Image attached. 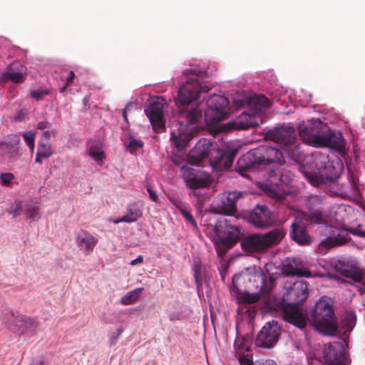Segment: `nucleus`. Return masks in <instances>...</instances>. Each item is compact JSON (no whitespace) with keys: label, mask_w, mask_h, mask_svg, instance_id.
I'll list each match as a JSON object with an SVG mask.
<instances>
[{"label":"nucleus","mask_w":365,"mask_h":365,"mask_svg":"<svg viewBox=\"0 0 365 365\" xmlns=\"http://www.w3.org/2000/svg\"><path fill=\"white\" fill-rule=\"evenodd\" d=\"M43 159H45L44 157L36 153L35 162L38 164H42Z\"/></svg>","instance_id":"nucleus-59"},{"label":"nucleus","mask_w":365,"mask_h":365,"mask_svg":"<svg viewBox=\"0 0 365 365\" xmlns=\"http://www.w3.org/2000/svg\"><path fill=\"white\" fill-rule=\"evenodd\" d=\"M49 93L48 89H39L31 91L30 96L33 98L39 101L41 100L44 96L48 95Z\"/></svg>","instance_id":"nucleus-46"},{"label":"nucleus","mask_w":365,"mask_h":365,"mask_svg":"<svg viewBox=\"0 0 365 365\" xmlns=\"http://www.w3.org/2000/svg\"><path fill=\"white\" fill-rule=\"evenodd\" d=\"M25 214L27 218L37 220L40 218L39 207L34 204L27 205Z\"/></svg>","instance_id":"nucleus-40"},{"label":"nucleus","mask_w":365,"mask_h":365,"mask_svg":"<svg viewBox=\"0 0 365 365\" xmlns=\"http://www.w3.org/2000/svg\"><path fill=\"white\" fill-rule=\"evenodd\" d=\"M138 298H120V299L118 300L119 304H121L123 305H129L134 304Z\"/></svg>","instance_id":"nucleus-49"},{"label":"nucleus","mask_w":365,"mask_h":365,"mask_svg":"<svg viewBox=\"0 0 365 365\" xmlns=\"http://www.w3.org/2000/svg\"><path fill=\"white\" fill-rule=\"evenodd\" d=\"M285 235L284 229L277 227L264 234H252L243 237L240 240V246L247 254L261 253L278 245Z\"/></svg>","instance_id":"nucleus-8"},{"label":"nucleus","mask_w":365,"mask_h":365,"mask_svg":"<svg viewBox=\"0 0 365 365\" xmlns=\"http://www.w3.org/2000/svg\"><path fill=\"white\" fill-rule=\"evenodd\" d=\"M193 275L195 280L198 296H203V293L200 292L202 286V282L206 279V267L203 265L199 259H195L193 261Z\"/></svg>","instance_id":"nucleus-26"},{"label":"nucleus","mask_w":365,"mask_h":365,"mask_svg":"<svg viewBox=\"0 0 365 365\" xmlns=\"http://www.w3.org/2000/svg\"><path fill=\"white\" fill-rule=\"evenodd\" d=\"M143 261V256L142 255H139L136 259L132 260L130 264V265L134 266V265H136L138 264L142 263Z\"/></svg>","instance_id":"nucleus-56"},{"label":"nucleus","mask_w":365,"mask_h":365,"mask_svg":"<svg viewBox=\"0 0 365 365\" xmlns=\"http://www.w3.org/2000/svg\"><path fill=\"white\" fill-rule=\"evenodd\" d=\"M351 232L360 237H365V220L356 227L352 228Z\"/></svg>","instance_id":"nucleus-47"},{"label":"nucleus","mask_w":365,"mask_h":365,"mask_svg":"<svg viewBox=\"0 0 365 365\" xmlns=\"http://www.w3.org/2000/svg\"><path fill=\"white\" fill-rule=\"evenodd\" d=\"M335 269L346 277L351 279L354 282L344 281L343 283L354 296L365 294V284L364 280L365 272L358 267L354 262L344 260H337L334 264Z\"/></svg>","instance_id":"nucleus-10"},{"label":"nucleus","mask_w":365,"mask_h":365,"mask_svg":"<svg viewBox=\"0 0 365 365\" xmlns=\"http://www.w3.org/2000/svg\"><path fill=\"white\" fill-rule=\"evenodd\" d=\"M143 290V288L135 289L133 291L128 293L126 297H136L137 295L140 294Z\"/></svg>","instance_id":"nucleus-54"},{"label":"nucleus","mask_w":365,"mask_h":365,"mask_svg":"<svg viewBox=\"0 0 365 365\" xmlns=\"http://www.w3.org/2000/svg\"><path fill=\"white\" fill-rule=\"evenodd\" d=\"M280 333L281 329L277 322H268L258 332L255 344L258 347L271 349L277 343Z\"/></svg>","instance_id":"nucleus-12"},{"label":"nucleus","mask_w":365,"mask_h":365,"mask_svg":"<svg viewBox=\"0 0 365 365\" xmlns=\"http://www.w3.org/2000/svg\"><path fill=\"white\" fill-rule=\"evenodd\" d=\"M290 237L300 245H308L312 239L307 233L306 227L299 220H294L291 225Z\"/></svg>","instance_id":"nucleus-24"},{"label":"nucleus","mask_w":365,"mask_h":365,"mask_svg":"<svg viewBox=\"0 0 365 365\" xmlns=\"http://www.w3.org/2000/svg\"><path fill=\"white\" fill-rule=\"evenodd\" d=\"M26 73L22 71H4L1 73L2 81H11L14 83H21L26 81Z\"/></svg>","instance_id":"nucleus-33"},{"label":"nucleus","mask_w":365,"mask_h":365,"mask_svg":"<svg viewBox=\"0 0 365 365\" xmlns=\"http://www.w3.org/2000/svg\"><path fill=\"white\" fill-rule=\"evenodd\" d=\"M284 163L283 154L279 148L262 145L240 157L235 165V170L242 176L249 178L248 173H257L272 163L282 165Z\"/></svg>","instance_id":"nucleus-3"},{"label":"nucleus","mask_w":365,"mask_h":365,"mask_svg":"<svg viewBox=\"0 0 365 365\" xmlns=\"http://www.w3.org/2000/svg\"><path fill=\"white\" fill-rule=\"evenodd\" d=\"M303 219L310 223L324 224L327 222V216L320 210H310L303 213Z\"/></svg>","instance_id":"nucleus-31"},{"label":"nucleus","mask_w":365,"mask_h":365,"mask_svg":"<svg viewBox=\"0 0 365 365\" xmlns=\"http://www.w3.org/2000/svg\"><path fill=\"white\" fill-rule=\"evenodd\" d=\"M147 191L149 194L150 198L154 201L157 202L158 197L155 191H153L150 186H147Z\"/></svg>","instance_id":"nucleus-50"},{"label":"nucleus","mask_w":365,"mask_h":365,"mask_svg":"<svg viewBox=\"0 0 365 365\" xmlns=\"http://www.w3.org/2000/svg\"><path fill=\"white\" fill-rule=\"evenodd\" d=\"M76 76L73 71H69L68 76L66 78V86H71L73 83V80L75 78Z\"/></svg>","instance_id":"nucleus-52"},{"label":"nucleus","mask_w":365,"mask_h":365,"mask_svg":"<svg viewBox=\"0 0 365 365\" xmlns=\"http://www.w3.org/2000/svg\"><path fill=\"white\" fill-rule=\"evenodd\" d=\"M300 137L315 147H329L337 151L345 148L346 143L341 133L332 130L320 120L308 121L299 127Z\"/></svg>","instance_id":"nucleus-4"},{"label":"nucleus","mask_w":365,"mask_h":365,"mask_svg":"<svg viewBox=\"0 0 365 365\" xmlns=\"http://www.w3.org/2000/svg\"><path fill=\"white\" fill-rule=\"evenodd\" d=\"M53 134H54V132H53V131L46 130L43 132L42 135H43V138H45L48 140L51 138V135H53Z\"/></svg>","instance_id":"nucleus-58"},{"label":"nucleus","mask_w":365,"mask_h":365,"mask_svg":"<svg viewBox=\"0 0 365 365\" xmlns=\"http://www.w3.org/2000/svg\"><path fill=\"white\" fill-rule=\"evenodd\" d=\"M291 179V175L289 172L284 171L279 168L272 170L269 177V180L271 183L277 186L280 185H288Z\"/></svg>","instance_id":"nucleus-30"},{"label":"nucleus","mask_w":365,"mask_h":365,"mask_svg":"<svg viewBox=\"0 0 365 365\" xmlns=\"http://www.w3.org/2000/svg\"><path fill=\"white\" fill-rule=\"evenodd\" d=\"M132 104V103L127 104L125 108H123L122 111V115L123 117V119L125 122H128V116H127V112L129 110L130 106Z\"/></svg>","instance_id":"nucleus-55"},{"label":"nucleus","mask_w":365,"mask_h":365,"mask_svg":"<svg viewBox=\"0 0 365 365\" xmlns=\"http://www.w3.org/2000/svg\"><path fill=\"white\" fill-rule=\"evenodd\" d=\"M36 153L43 156L44 158H48L54 153V151L48 140H41L38 143Z\"/></svg>","instance_id":"nucleus-37"},{"label":"nucleus","mask_w":365,"mask_h":365,"mask_svg":"<svg viewBox=\"0 0 365 365\" xmlns=\"http://www.w3.org/2000/svg\"><path fill=\"white\" fill-rule=\"evenodd\" d=\"M14 179V175L11 173H3L0 175V183L2 185H9Z\"/></svg>","instance_id":"nucleus-45"},{"label":"nucleus","mask_w":365,"mask_h":365,"mask_svg":"<svg viewBox=\"0 0 365 365\" xmlns=\"http://www.w3.org/2000/svg\"><path fill=\"white\" fill-rule=\"evenodd\" d=\"M89 156L99 165L106 159V154L103 150L101 143L91 145L88 150Z\"/></svg>","instance_id":"nucleus-36"},{"label":"nucleus","mask_w":365,"mask_h":365,"mask_svg":"<svg viewBox=\"0 0 365 365\" xmlns=\"http://www.w3.org/2000/svg\"><path fill=\"white\" fill-rule=\"evenodd\" d=\"M188 79L180 86L175 100L178 106L177 118L180 127L178 131H173L171 139L173 140L178 150L185 148L192 138L193 131L198 127L202 120V110L198 106L190 108L189 105L196 101L200 93H207L210 87L202 84V80L207 73L198 68H187L183 71Z\"/></svg>","instance_id":"nucleus-1"},{"label":"nucleus","mask_w":365,"mask_h":365,"mask_svg":"<svg viewBox=\"0 0 365 365\" xmlns=\"http://www.w3.org/2000/svg\"><path fill=\"white\" fill-rule=\"evenodd\" d=\"M250 223L257 228H267L273 224L272 214L266 205H257L245 216Z\"/></svg>","instance_id":"nucleus-15"},{"label":"nucleus","mask_w":365,"mask_h":365,"mask_svg":"<svg viewBox=\"0 0 365 365\" xmlns=\"http://www.w3.org/2000/svg\"><path fill=\"white\" fill-rule=\"evenodd\" d=\"M337 245H339L337 238H332L329 237L319 244L318 250L320 252H327L329 248L333 247Z\"/></svg>","instance_id":"nucleus-39"},{"label":"nucleus","mask_w":365,"mask_h":365,"mask_svg":"<svg viewBox=\"0 0 365 365\" xmlns=\"http://www.w3.org/2000/svg\"><path fill=\"white\" fill-rule=\"evenodd\" d=\"M123 331H124V329H123V327L120 326L116 329L115 332L113 333L110 335V346H113L116 344L119 336L122 334Z\"/></svg>","instance_id":"nucleus-48"},{"label":"nucleus","mask_w":365,"mask_h":365,"mask_svg":"<svg viewBox=\"0 0 365 365\" xmlns=\"http://www.w3.org/2000/svg\"><path fill=\"white\" fill-rule=\"evenodd\" d=\"M292 289L299 292V293L295 294V295H298L300 293L302 296L307 297L309 294L307 283L304 281L294 283Z\"/></svg>","instance_id":"nucleus-42"},{"label":"nucleus","mask_w":365,"mask_h":365,"mask_svg":"<svg viewBox=\"0 0 365 365\" xmlns=\"http://www.w3.org/2000/svg\"><path fill=\"white\" fill-rule=\"evenodd\" d=\"M261 123L262 119H257V116L255 114L244 112L236 118L227 123V125L229 129L242 130L256 127Z\"/></svg>","instance_id":"nucleus-20"},{"label":"nucleus","mask_w":365,"mask_h":365,"mask_svg":"<svg viewBox=\"0 0 365 365\" xmlns=\"http://www.w3.org/2000/svg\"><path fill=\"white\" fill-rule=\"evenodd\" d=\"M111 221L115 223V224H118L120 222H126L127 223V220L125 219V217L124 216L120 217V218H116V219H114V220H111Z\"/></svg>","instance_id":"nucleus-57"},{"label":"nucleus","mask_w":365,"mask_h":365,"mask_svg":"<svg viewBox=\"0 0 365 365\" xmlns=\"http://www.w3.org/2000/svg\"><path fill=\"white\" fill-rule=\"evenodd\" d=\"M1 321L8 330L19 336L26 333L34 334L40 326L37 318L27 317L9 308L2 311Z\"/></svg>","instance_id":"nucleus-9"},{"label":"nucleus","mask_w":365,"mask_h":365,"mask_svg":"<svg viewBox=\"0 0 365 365\" xmlns=\"http://www.w3.org/2000/svg\"><path fill=\"white\" fill-rule=\"evenodd\" d=\"M43 364V359L41 358L38 359V361L36 363H33L31 365H42Z\"/></svg>","instance_id":"nucleus-61"},{"label":"nucleus","mask_w":365,"mask_h":365,"mask_svg":"<svg viewBox=\"0 0 365 365\" xmlns=\"http://www.w3.org/2000/svg\"><path fill=\"white\" fill-rule=\"evenodd\" d=\"M236 243L237 242L233 240L217 237L215 242V250L217 251V255L220 257H222L227 251L233 247Z\"/></svg>","instance_id":"nucleus-32"},{"label":"nucleus","mask_w":365,"mask_h":365,"mask_svg":"<svg viewBox=\"0 0 365 365\" xmlns=\"http://www.w3.org/2000/svg\"><path fill=\"white\" fill-rule=\"evenodd\" d=\"M22 210V202L20 200H16L11 206L9 210H8V212L9 214L14 215V217H16L19 215H20L21 212Z\"/></svg>","instance_id":"nucleus-44"},{"label":"nucleus","mask_w":365,"mask_h":365,"mask_svg":"<svg viewBox=\"0 0 365 365\" xmlns=\"http://www.w3.org/2000/svg\"><path fill=\"white\" fill-rule=\"evenodd\" d=\"M20 142L19 138L16 135L9 137L8 140L1 142L0 145L4 147L7 156L13 160H17L20 158L21 153L19 148Z\"/></svg>","instance_id":"nucleus-25"},{"label":"nucleus","mask_w":365,"mask_h":365,"mask_svg":"<svg viewBox=\"0 0 365 365\" xmlns=\"http://www.w3.org/2000/svg\"><path fill=\"white\" fill-rule=\"evenodd\" d=\"M323 357L327 365H345L346 354L343 343L336 341L326 344Z\"/></svg>","instance_id":"nucleus-16"},{"label":"nucleus","mask_w":365,"mask_h":365,"mask_svg":"<svg viewBox=\"0 0 365 365\" xmlns=\"http://www.w3.org/2000/svg\"><path fill=\"white\" fill-rule=\"evenodd\" d=\"M207 108L205 112V120L208 125H213L223 120L228 113L229 101L220 95H212L207 101Z\"/></svg>","instance_id":"nucleus-11"},{"label":"nucleus","mask_w":365,"mask_h":365,"mask_svg":"<svg viewBox=\"0 0 365 365\" xmlns=\"http://www.w3.org/2000/svg\"><path fill=\"white\" fill-rule=\"evenodd\" d=\"M308 313L309 320L319 332L333 335L337 331L338 322L333 305L325 298H319Z\"/></svg>","instance_id":"nucleus-7"},{"label":"nucleus","mask_w":365,"mask_h":365,"mask_svg":"<svg viewBox=\"0 0 365 365\" xmlns=\"http://www.w3.org/2000/svg\"><path fill=\"white\" fill-rule=\"evenodd\" d=\"M180 213L187 221V222L190 223L194 229H197V222L190 212V206H188L187 208L182 207L181 209Z\"/></svg>","instance_id":"nucleus-41"},{"label":"nucleus","mask_w":365,"mask_h":365,"mask_svg":"<svg viewBox=\"0 0 365 365\" xmlns=\"http://www.w3.org/2000/svg\"><path fill=\"white\" fill-rule=\"evenodd\" d=\"M252 280L245 274H235L232 277L230 291L235 297H266L272 290L274 278L264 274L253 276Z\"/></svg>","instance_id":"nucleus-6"},{"label":"nucleus","mask_w":365,"mask_h":365,"mask_svg":"<svg viewBox=\"0 0 365 365\" xmlns=\"http://www.w3.org/2000/svg\"><path fill=\"white\" fill-rule=\"evenodd\" d=\"M98 243V238L88 231L80 230L76 233V244L85 255H90Z\"/></svg>","instance_id":"nucleus-22"},{"label":"nucleus","mask_w":365,"mask_h":365,"mask_svg":"<svg viewBox=\"0 0 365 365\" xmlns=\"http://www.w3.org/2000/svg\"><path fill=\"white\" fill-rule=\"evenodd\" d=\"M69 86H66V83H65L61 88H60V93L64 94L67 88Z\"/></svg>","instance_id":"nucleus-60"},{"label":"nucleus","mask_w":365,"mask_h":365,"mask_svg":"<svg viewBox=\"0 0 365 365\" xmlns=\"http://www.w3.org/2000/svg\"><path fill=\"white\" fill-rule=\"evenodd\" d=\"M164 106V100L160 97L150 98L146 102L144 111L155 130L165 128Z\"/></svg>","instance_id":"nucleus-13"},{"label":"nucleus","mask_w":365,"mask_h":365,"mask_svg":"<svg viewBox=\"0 0 365 365\" xmlns=\"http://www.w3.org/2000/svg\"><path fill=\"white\" fill-rule=\"evenodd\" d=\"M174 205L179 210L180 212H181V209L182 207L187 208L189 206L188 205L181 202L180 200H176V202H174Z\"/></svg>","instance_id":"nucleus-53"},{"label":"nucleus","mask_w":365,"mask_h":365,"mask_svg":"<svg viewBox=\"0 0 365 365\" xmlns=\"http://www.w3.org/2000/svg\"><path fill=\"white\" fill-rule=\"evenodd\" d=\"M299 170L315 187L332 182L337 177L333 162L330 161L327 154L321 152L313 154L306 165L300 166Z\"/></svg>","instance_id":"nucleus-5"},{"label":"nucleus","mask_w":365,"mask_h":365,"mask_svg":"<svg viewBox=\"0 0 365 365\" xmlns=\"http://www.w3.org/2000/svg\"><path fill=\"white\" fill-rule=\"evenodd\" d=\"M239 304L249 309H257L262 314H275L281 312L283 318L297 328L304 329L309 320L308 311L303 309L305 298L297 302H289L286 298H236Z\"/></svg>","instance_id":"nucleus-2"},{"label":"nucleus","mask_w":365,"mask_h":365,"mask_svg":"<svg viewBox=\"0 0 365 365\" xmlns=\"http://www.w3.org/2000/svg\"><path fill=\"white\" fill-rule=\"evenodd\" d=\"M241 197L240 192H224L219 196L217 209L220 213L233 215L237 211L236 203Z\"/></svg>","instance_id":"nucleus-19"},{"label":"nucleus","mask_w":365,"mask_h":365,"mask_svg":"<svg viewBox=\"0 0 365 365\" xmlns=\"http://www.w3.org/2000/svg\"><path fill=\"white\" fill-rule=\"evenodd\" d=\"M182 178L186 185L192 190L207 187L210 180L207 175L190 168H182Z\"/></svg>","instance_id":"nucleus-18"},{"label":"nucleus","mask_w":365,"mask_h":365,"mask_svg":"<svg viewBox=\"0 0 365 365\" xmlns=\"http://www.w3.org/2000/svg\"><path fill=\"white\" fill-rule=\"evenodd\" d=\"M251 346L252 338L249 335H237L234 342V347L237 351L249 352L251 350Z\"/></svg>","instance_id":"nucleus-35"},{"label":"nucleus","mask_w":365,"mask_h":365,"mask_svg":"<svg viewBox=\"0 0 365 365\" xmlns=\"http://www.w3.org/2000/svg\"><path fill=\"white\" fill-rule=\"evenodd\" d=\"M215 230L218 237L231 239L236 242L238 241L240 230L238 227L231 225L227 220L218 221Z\"/></svg>","instance_id":"nucleus-23"},{"label":"nucleus","mask_w":365,"mask_h":365,"mask_svg":"<svg viewBox=\"0 0 365 365\" xmlns=\"http://www.w3.org/2000/svg\"><path fill=\"white\" fill-rule=\"evenodd\" d=\"M296 130L294 127L282 125L267 130L265 138L285 147L292 145L296 140Z\"/></svg>","instance_id":"nucleus-14"},{"label":"nucleus","mask_w":365,"mask_h":365,"mask_svg":"<svg viewBox=\"0 0 365 365\" xmlns=\"http://www.w3.org/2000/svg\"><path fill=\"white\" fill-rule=\"evenodd\" d=\"M282 272L286 277L304 276V271L299 268L297 259L294 258H287L282 264Z\"/></svg>","instance_id":"nucleus-27"},{"label":"nucleus","mask_w":365,"mask_h":365,"mask_svg":"<svg viewBox=\"0 0 365 365\" xmlns=\"http://www.w3.org/2000/svg\"><path fill=\"white\" fill-rule=\"evenodd\" d=\"M237 154L235 149L225 150L217 149L211 153V164L213 168L218 171L229 169L233 163L234 159Z\"/></svg>","instance_id":"nucleus-17"},{"label":"nucleus","mask_w":365,"mask_h":365,"mask_svg":"<svg viewBox=\"0 0 365 365\" xmlns=\"http://www.w3.org/2000/svg\"><path fill=\"white\" fill-rule=\"evenodd\" d=\"M51 127V124L46 120L38 123L36 128L39 130H43L45 128H49Z\"/></svg>","instance_id":"nucleus-51"},{"label":"nucleus","mask_w":365,"mask_h":365,"mask_svg":"<svg viewBox=\"0 0 365 365\" xmlns=\"http://www.w3.org/2000/svg\"><path fill=\"white\" fill-rule=\"evenodd\" d=\"M143 145L144 143L141 140L136 139L133 136H130L126 150L131 154H134L137 150L142 148Z\"/></svg>","instance_id":"nucleus-38"},{"label":"nucleus","mask_w":365,"mask_h":365,"mask_svg":"<svg viewBox=\"0 0 365 365\" xmlns=\"http://www.w3.org/2000/svg\"><path fill=\"white\" fill-rule=\"evenodd\" d=\"M210 142L206 139L200 140L195 148L189 155L188 158L192 165H200L204 159L209 157L210 153Z\"/></svg>","instance_id":"nucleus-21"},{"label":"nucleus","mask_w":365,"mask_h":365,"mask_svg":"<svg viewBox=\"0 0 365 365\" xmlns=\"http://www.w3.org/2000/svg\"><path fill=\"white\" fill-rule=\"evenodd\" d=\"M22 137L31 151L33 152L35 146V134L32 131L24 132L22 133Z\"/></svg>","instance_id":"nucleus-43"},{"label":"nucleus","mask_w":365,"mask_h":365,"mask_svg":"<svg viewBox=\"0 0 365 365\" xmlns=\"http://www.w3.org/2000/svg\"><path fill=\"white\" fill-rule=\"evenodd\" d=\"M126 211V214L123 216L125 217L127 223L135 222L142 216V210L135 202L129 203L127 205Z\"/></svg>","instance_id":"nucleus-34"},{"label":"nucleus","mask_w":365,"mask_h":365,"mask_svg":"<svg viewBox=\"0 0 365 365\" xmlns=\"http://www.w3.org/2000/svg\"><path fill=\"white\" fill-rule=\"evenodd\" d=\"M356 322V316L353 311H345L341 316V321L338 324V329L340 327L344 333L350 332L354 328Z\"/></svg>","instance_id":"nucleus-29"},{"label":"nucleus","mask_w":365,"mask_h":365,"mask_svg":"<svg viewBox=\"0 0 365 365\" xmlns=\"http://www.w3.org/2000/svg\"><path fill=\"white\" fill-rule=\"evenodd\" d=\"M249 103L250 106L254 108V111L252 114H255L257 116V119H261L258 113L270 106V101L263 95L253 96L250 99Z\"/></svg>","instance_id":"nucleus-28"}]
</instances>
